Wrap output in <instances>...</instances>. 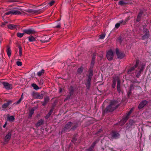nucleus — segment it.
<instances>
[{
    "label": "nucleus",
    "mask_w": 151,
    "mask_h": 151,
    "mask_svg": "<svg viewBox=\"0 0 151 151\" xmlns=\"http://www.w3.org/2000/svg\"><path fill=\"white\" fill-rule=\"evenodd\" d=\"M16 25L12 24H9L7 25L8 28L11 29H16Z\"/></svg>",
    "instance_id": "obj_21"
},
{
    "label": "nucleus",
    "mask_w": 151,
    "mask_h": 151,
    "mask_svg": "<svg viewBox=\"0 0 151 151\" xmlns=\"http://www.w3.org/2000/svg\"><path fill=\"white\" fill-rule=\"evenodd\" d=\"M39 11L40 10H35L32 9H29L26 11V12L29 13H31L33 14L37 13H40L39 12Z\"/></svg>",
    "instance_id": "obj_16"
},
{
    "label": "nucleus",
    "mask_w": 151,
    "mask_h": 151,
    "mask_svg": "<svg viewBox=\"0 0 151 151\" xmlns=\"http://www.w3.org/2000/svg\"><path fill=\"white\" fill-rule=\"evenodd\" d=\"M61 27V24L60 23H59L58 24L56 25L55 27L57 28H60Z\"/></svg>",
    "instance_id": "obj_52"
},
{
    "label": "nucleus",
    "mask_w": 151,
    "mask_h": 151,
    "mask_svg": "<svg viewBox=\"0 0 151 151\" xmlns=\"http://www.w3.org/2000/svg\"><path fill=\"white\" fill-rule=\"evenodd\" d=\"M2 84L4 86V87L6 90H10L12 88V84L7 82H2Z\"/></svg>",
    "instance_id": "obj_9"
},
{
    "label": "nucleus",
    "mask_w": 151,
    "mask_h": 151,
    "mask_svg": "<svg viewBox=\"0 0 151 151\" xmlns=\"http://www.w3.org/2000/svg\"><path fill=\"white\" fill-rule=\"evenodd\" d=\"M129 116H127V115H126L123 117L121 122H123V124H124L127 121L129 118Z\"/></svg>",
    "instance_id": "obj_23"
},
{
    "label": "nucleus",
    "mask_w": 151,
    "mask_h": 151,
    "mask_svg": "<svg viewBox=\"0 0 151 151\" xmlns=\"http://www.w3.org/2000/svg\"><path fill=\"white\" fill-rule=\"evenodd\" d=\"M43 82L42 80H40V83L41 85H42Z\"/></svg>",
    "instance_id": "obj_60"
},
{
    "label": "nucleus",
    "mask_w": 151,
    "mask_h": 151,
    "mask_svg": "<svg viewBox=\"0 0 151 151\" xmlns=\"http://www.w3.org/2000/svg\"><path fill=\"white\" fill-rule=\"evenodd\" d=\"M50 40V37L48 36H46L45 37L44 40H43L42 39L40 41L42 43H45L49 42Z\"/></svg>",
    "instance_id": "obj_22"
},
{
    "label": "nucleus",
    "mask_w": 151,
    "mask_h": 151,
    "mask_svg": "<svg viewBox=\"0 0 151 151\" xmlns=\"http://www.w3.org/2000/svg\"><path fill=\"white\" fill-rule=\"evenodd\" d=\"M17 0H7V2H17Z\"/></svg>",
    "instance_id": "obj_44"
},
{
    "label": "nucleus",
    "mask_w": 151,
    "mask_h": 151,
    "mask_svg": "<svg viewBox=\"0 0 151 151\" xmlns=\"http://www.w3.org/2000/svg\"><path fill=\"white\" fill-rule=\"evenodd\" d=\"M135 122L132 120H130L129 121V123L127 124V126L126 127L127 129H129L130 128H132L133 127H134Z\"/></svg>",
    "instance_id": "obj_11"
},
{
    "label": "nucleus",
    "mask_w": 151,
    "mask_h": 151,
    "mask_svg": "<svg viewBox=\"0 0 151 151\" xmlns=\"http://www.w3.org/2000/svg\"><path fill=\"white\" fill-rule=\"evenodd\" d=\"M22 14L21 12L19 10L15 9H12L9 12L6 13L5 15H8L10 14L14 15H19Z\"/></svg>",
    "instance_id": "obj_4"
},
{
    "label": "nucleus",
    "mask_w": 151,
    "mask_h": 151,
    "mask_svg": "<svg viewBox=\"0 0 151 151\" xmlns=\"http://www.w3.org/2000/svg\"><path fill=\"white\" fill-rule=\"evenodd\" d=\"M93 71L92 70H89V74L88 77V79L91 80V78L93 76Z\"/></svg>",
    "instance_id": "obj_28"
},
{
    "label": "nucleus",
    "mask_w": 151,
    "mask_h": 151,
    "mask_svg": "<svg viewBox=\"0 0 151 151\" xmlns=\"http://www.w3.org/2000/svg\"><path fill=\"white\" fill-rule=\"evenodd\" d=\"M105 37L104 34H102L99 35V39H103Z\"/></svg>",
    "instance_id": "obj_48"
},
{
    "label": "nucleus",
    "mask_w": 151,
    "mask_h": 151,
    "mask_svg": "<svg viewBox=\"0 0 151 151\" xmlns=\"http://www.w3.org/2000/svg\"><path fill=\"white\" fill-rule=\"evenodd\" d=\"M47 104V103L43 102V103L42 104V105L43 106H45Z\"/></svg>",
    "instance_id": "obj_59"
},
{
    "label": "nucleus",
    "mask_w": 151,
    "mask_h": 151,
    "mask_svg": "<svg viewBox=\"0 0 151 151\" xmlns=\"http://www.w3.org/2000/svg\"><path fill=\"white\" fill-rule=\"evenodd\" d=\"M131 111H129L128 113L126 115H127V116H129L130 115V114H131Z\"/></svg>",
    "instance_id": "obj_56"
},
{
    "label": "nucleus",
    "mask_w": 151,
    "mask_h": 151,
    "mask_svg": "<svg viewBox=\"0 0 151 151\" xmlns=\"http://www.w3.org/2000/svg\"><path fill=\"white\" fill-rule=\"evenodd\" d=\"M107 59L109 60H112L113 58V53L111 50L109 51L107 53L106 55Z\"/></svg>",
    "instance_id": "obj_8"
},
{
    "label": "nucleus",
    "mask_w": 151,
    "mask_h": 151,
    "mask_svg": "<svg viewBox=\"0 0 151 151\" xmlns=\"http://www.w3.org/2000/svg\"><path fill=\"white\" fill-rule=\"evenodd\" d=\"M119 102L118 100H113L111 101L110 104L106 109V111L110 112L113 111L119 106Z\"/></svg>",
    "instance_id": "obj_2"
},
{
    "label": "nucleus",
    "mask_w": 151,
    "mask_h": 151,
    "mask_svg": "<svg viewBox=\"0 0 151 151\" xmlns=\"http://www.w3.org/2000/svg\"><path fill=\"white\" fill-rule=\"evenodd\" d=\"M12 135V134L11 132H9L6 136L4 138V141L6 142H8L10 138Z\"/></svg>",
    "instance_id": "obj_15"
},
{
    "label": "nucleus",
    "mask_w": 151,
    "mask_h": 151,
    "mask_svg": "<svg viewBox=\"0 0 151 151\" xmlns=\"http://www.w3.org/2000/svg\"><path fill=\"white\" fill-rule=\"evenodd\" d=\"M59 21V20H57V21Z\"/></svg>",
    "instance_id": "obj_63"
},
{
    "label": "nucleus",
    "mask_w": 151,
    "mask_h": 151,
    "mask_svg": "<svg viewBox=\"0 0 151 151\" xmlns=\"http://www.w3.org/2000/svg\"><path fill=\"white\" fill-rule=\"evenodd\" d=\"M134 89V87L133 84H131L129 87V90L132 91V90Z\"/></svg>",
    "instance_id": "obj_46"
},
{
    "label": "nucleus",
    "mask_w": 151,
    "mask_h": 151,
    "mask_svg": "<svg viewBox=\"0 0 151 151\" xmlns=\"http://www.w3.org/2000/svg\"><path fill=\"white\" fill-rule=\"evenodd\" d=\"M127 21V20H122L120 21H119V22L121 25V26H122L123 25H125L126 24V22Z\"/></svg>",
    "instance_id": "obj_30"
},
{
    "label": "nucleus",
    "mask_w": 151,
    "mask_h": 151,
    "mask_svg": "<svg viewBox=\"0 0 151 151\" xmlns=\"http://www.w3.org/2000/svg\"><path fill=\"white\" fill-rule=\"evenodd\" d=\"M44 70L43 69L41 70L40 71L37 73V75L39 76H40L44 73Z\"/></svg>",
    "instance_id": "obj_31"
},
{
    "label": "nucleus",
    "mask_w": 151,
    "mask_h": 151,
    "mask_svg": "<svg viewBox=\"0 0 151 151\" xmlns=\"http://www.w3.org/2000/svg\"><path fill=\"white\" fill-rule=\"evenodd\" d=\"M116 52L117 57L119 58L122 59L125 56V54L119 51L118 49H116Z\"/></svg>",
    "instance_id": "obj_12"
},
{
    "label": "nucleus",
    "mask_w": 151,
    "mask_h": 151,
    "mask_svg": "<svg viewBox=\"0 0 151 151\" xmlns=\"http://www.w3.org/2000/svg\"><path fill=\"white\" fill-rule=\"evenodd\" d=\"M71 96L70 95L68 96L65 99V101L68 100V99H69L70 98Z\"/></svg>",
    "instance_id": "obj_53"
},
{
    "label": "nucleus",
    "mask_w": 151,
    "mask_h": 151,
    "mask_svg": "<svg viewBox=\"0 0 151 151\" xmlns=\"http://www.w3.org/2000/svg\"><path fill=\"white\" fill-rule=\"evenodd\" d=\"M23 31L24 33L28 35L34 34L36 32L35 31L32 29H25Z\"/></svg>",
    "instance_id": "obj_7"
},
{
    "label": "nucleus",
    "mask_w": 151,
    "mask_h": 151,
    "mask_svg": "<svg viewBox=\"0 0 151 151\" xmlns=\"http://www.w3.org/2000/svg\"><path fill=\"white\" fill-rule=\"evenodd\" d=\"M132 93V91L129 90L128 91L127 93V95L128 97H129L130 95H131Z\"/></svg>",
    "instance_id": "obj_51"
},
{
    "label": "nucleus",
    "mask_w": 151,
    "mask_h": 151,
    "mask_svg": "<svg viewBox=\"0 0 151 151\" xmlns=\"http://www.w3.org/2000/svg\"><path fill=\"white\" fill-rule=\"evenodd\" d=\"M145 65L139 63V60H137L136 61V63L134 66L129 68L127 72L128 74H131L132 72L136 68H137V69L135 70V73H137L136 77L139 78L140 76L141 73L145 68Z\"/></svg>",
    "instance_id": "obj_1"
},
{
    "label": "nucleus",
    "mask_w": 151,
    "mask_h": 151,
    "mask_svg": "<svg viewBox=\"0 0 151 151\" xmlns=\"http://www.w3.org/2000/svg\"><path fill=\"white\" fill-rule=\"evenodd\" d=\"M32 86L34 88L35 90H38L39 89V87L35 83L32 84Z\"/></svg>",
    "instance_id": "obj_38"
},
{
    "label": "nucleus",
    "mask_w": 151,
    "mask_h": 151,
    "mask_svg": "<svg viewBox=\"0 0 151 151\" xmlns=\"http://www.w3.org/2000/svg\"><path fill=\"white\" fill-rule=\"evenodd\" d=\"M8 23V22L6 21L2 23L1 25V26L2 27H4L5 25Z\"/></svg>",
    "instance_id": "obj_42"
},
{
    "label": "nucleus",
    "mask_w": 151,
    "mask_h": 151,
    "mask_svg": "<svg viewBox=\"0 0 151 151\" xmlns=\"http://www.w3.org/2000/svg\"><path fill=\"white\" fill-rule=\"evenodd\" d=\"M117 41L118 42H119L120 44L121 43V42H122V38L121 37H119L118 38Z\"/></svg>",
    "instance_id": "obj_50"
},
{
    "label": "nucleus",
    "mask_w": 151,
    "mask_h": 151,
    "mask_svg": "<svg viewBox=\"0 0 151 151\" xmlns=\"http://www.w3.org/2000/svg\"><path fill=\"white\" fill-rule=\"evenodd\" d=\"M7 120L9 122H12L15 119L14 116H8L7 117Z\"/></svg>",
    "instance_id": "obj_25"
},
{
    "label": "nucleus",
    "mask_w": 151,
    "mask_h": 151,
    "mask_svg": "<svg viewBox=\"0 0 151 151\" xmlns=\"http://www.w3.org/2000/svg\"><path fill=\"white\" fill-rule=\"evenodd\" d=\"M95 56H93L92 58V60H95Z\"/></svg>",
    "instance_id": "obj_58"
},
{
    "label": "nucleus",
    "mask_w": 151,
    "mask_h": 151,
    "mask_svg": "<svg viewBox=\"0 0 151 151\" xmlns=\"http://www.w3.org/2000/svg\"><path fill=\"white\" fill-rule=\"evenodd\" d=\"M6 103H4L2 106V107L3 109H6L10 104H11L13 102L12 100H9L7 101Z\"/></svg>",
    "instance_id": "obj_14"
},
{
    "label": "nucleus",
    "mask_w": 151,
    "mask_h": 151,
    "mask_svg": "<svg viewBox=\"0 0 151 151\" xmlns=\"http://www.w3.org/2000/svg\"><path fill=\"white\" fill-rule=\"evenodd\" d=\"M24 32L21 33L19 32L17 33V36L21 38L22 37L24 34Z\"/></svg>",
    "instance_id": "obj_36"
},
{
    "label": "nucleus",
    "mask_w": 151,
    "mask_h": 151,
    "mask_svg": "<svg viewBox=\"0 0 151 151\" xmlns=\"http://www.w3.org/2000/svg\"><path fill=\"white\" fill-rule=\"evenodd\" d=\"M53 111L52 109H51L49 113L47 114L45 116V118L46 119H48L51 114Z\"/></svg>",
    "instance_id": "obj_33"
},
{
    "label": "nucleus",
    "mask_w": 151,
    "mask_h": 151,
    "mask_svg": "<svg viewBox=\"0 0 151 151\" xmlns=\"http://www.w3.org/2000/svg\"><path fill=\"white\" fill-rule=\"evenodd\" d=\"M142 14L143 12L142 11L140 12L137 17L136 21L137 22H139L140 21V19L142 15Z\"/></svg>",
    "instance_id": "obj_19"
},
{
    "label": "nucleus",
    "mask_w": 151,
    "mask_h": 151,
    "mask_svg": "<svg viewBox=\"0 0 151 151\" xmlns=\"http://www.w3.org/2000/svg\"><path fill=\"white\" fill-rule=\"evenodd\" d=\"M6 52L8 56L9 57H10L11 54V52L10 48L9 47H7V50H6Z\"/></svg>",
    "instance_id": "obj_27"
},
{
    "label": "nucleus",
    "mask_w": 151,
    "mask_h": 151,
    "mask_svg": "<svg viewBox=\"0 0 151 151\" xmlns=\"http://www.w3.org/2000/svg\"><path fill=\"white\" fill-rule=\"evenodd\" d=\"M36 108L35 107L32 108L29 111V118L31 117L32 115L34 113L35 110V109Z\"/></svg>",
    "instance_id": "obj_18"
},
{
    "label": "nucleus",
    "mask_w": 151,
    "mask_h": 151,
    "mask_svg": "<svg viewBox=\"0 0 151 151\" xmlns=\"http://www.w3.org/2000/svg\"><path fill=\"white\" fill-rule=\"evenodd\" d=\"M55 3V1L52 0L48 3V5H49L50 6H51Z\"/></svg>",
    "instance_id": "obj_41"
},
{
    "label": "nucleus",
    "mask_w": 151,
    "mask_h": 151,
    "mask_svg": "<svg viewBox=\"0 0 151 151\" xmlns=\"http://www.w3.org/2000/svg\"><path fill=\"white\" fill-rule=\"evenodd\" d=\"M16 64L18 66H20L22 65V63L19 61H17L16 62Z\"/></svg>",
    "instance_id": "obj_43"
},
{
    "label": "nucleus",
    "mask_w": 151,
    "mask_h": 151,
    "mask_svg": "<svg viewBox=\"0 0 151 151\" xmlns=\"http://www.w3.org/2000/svg\"><path fill=\"white\" fill-rule=\"evenodd\" d=\"M83 67H81L79 68L77 70V72L79 74H81L83 72Z\"/></svg>",
    "instance_id": "obj_32"
},
{
    "label": "nucleus",
    "mask_w": 151,
    "mask_h": 151,
    "mask_svg": "<svg viewBox=\"0 0 151 151\" xmlns=\"http://www.w3.org/2000/svg\"><path fill=\"white\" fill-rule=\"evenodd\" d=\"M28 38L29 41L30 42H33L36 40L35 38L32 36L29 37Z\"/></svg>",
    "instance_id": "obj_29"
},
{
    "label": "nucleus",
    "mask_w": 151,
    "mask_h": 151,
    "mask_svg": "<svg viewBox=\"0 0 151 151\" xmlns=\"http://www.w3.org/2000/svg\"><path fill=\"white\" fill-rule=\"evenodd\" d=\"M95 63V60H92L91 64V67L93 68V65Z\"/></svg>",
    "instance_id": "obj_47"
},
{
    "label": "nucleus",
    "mask_w": 151,
    "mask_h": 151,
    "mask_svg": "<svg viewBox=\"0 0 151 151\" xmlns=\"http://www.w3.org/2000/svg\"><path fill=\"white\" fill-rule=\"evenodd\" d=\"M133 108H132L131 110L129 111H131V113H132V111H133Z\"/></svg>",
    "instance_id": "obj_61"
},
{
    "label": "nucleus",
    "mask_w": 151,
    "mask_h": 151,
    "mask_svg": "<svg viewBox=\"0 0 151 151\" xmlns=\"http://www.w3.org/2000/svg\"><path fill=\"white\" fill-rule=\"evenodd\" d=\"M32 96L35 99H42L43 97L42 94H40L38 93L33 92L32 93Z\"/></svg>",
    "instance_id": "obj_10"
},
{
    "label": "nucleus",
    "mask_w": 151,
    "mask_h": 151,
    "mask_svg": "<svg viewBox=\"0 0 151 151\" xmlns=\"http://www.w3.org/2000/svg\"><path fill=\"white\" fill-rule=\"evenodd\" d=\"M143 31L145 34L142 37V40H145L147 39L150 36L149 31L147 29L144 28L143 30Z\"/></svg>",
    "instance_id": "obj_5"
},
{
    "label": "nucleus",
    "mask_w": 151,
    "mask_h": 151,
    "mask_svg": "<svg viewBox=\"0 0 151 151\" xmlns=\"http://www.w3.org/2000/svg\"><path fill=\"white\" fill-rule=\"evenodd\" d=\"M117 90L118 91L119 93H120L121 91V88H120V82L119 80H118L117 81Z\"/></svg>",
    "instance_id": "obj_24"
},
{
    "label": "nucleus",
    "mask_w": 151,
    "mask_h": 151,
    "mask_svg": "<svg viewBox=\"0 0 151 151\" xmlns=\"http://www.w3.org/2000/svg\"><path fill=\"white\" fill-rule=\"evenodd\" d=\"M19 49V53L20 56H21L22 55V47L19 46L18 47Z\"/></svg>",
    "instance_id": "obj_35"
},
{
    "label": "nucleus",
    "mask_w": 151,
    "mask_h": 151,
    "mask_svg": "<svg viewBox=\"0 0 151 151\" xmlns=\"http://www.w3.org/2000/svg\"><path fill=\"white\" fill-rule=\"evenodd\" d=\"M116 83V82L114 80L113 81V84L112 85V87L113 88H114L115 87Z\"/></svg>",
    "instance_id": "obj_49"
},
{
    "label": "nucleus",
    "mask_w": 151,
    "mask_h": 151,
    "mask_svg": "<svg viewBox=\"0 0 151 151\" xmlns=\"http://www.w3.org/2000/svg\"><path fill=\"white\" fill-rule=\"evenodd\" d=\"M133 108H132L131 110L129 111H131V113H132V111H133Z\"/></svg>",
    "instance_id": "obj_62"
},
{
    "label": "nucleus",
    "mask_w": 151,
    "mask_h": 151,
    "mask_svg": "<svg viewBox=\"0 0 151 151\" xmlns=\"http://www.w3.org/2000/svg\"><path fill=\"white\" fill-rule=\"evenodd\" d=\"M49 97L48 96H47L44 98L43 102L47 103L49 101Z\"/></svg>",
    "instance_id": "obj_39"
},
{
    "label": "nucleus",
    "mask_w": 151,
    "mask_h": 151,
    "mask_svg": "<svg viewBox=\"0 0 151 151\" xmlns=\"http://www.w3.org/2000/svg\"><path fill=\"white\" fill-rule=\"evenodd\" d=\"M73 92H74V90H73V87L71 86L70 87V90H69V94L71 96L73 94Z\"/></svg>",
    "instance_id": "obj_34"
},
{
    "label": "nucleus",
    "mask_w": 151,
    "mask_h": 151,
    "mask_svg": "<svg viewBox=\"0 0 151 151\" xmlns=\"http://www.w3.org/2000/svg\"><path fill=\"white\" fill-rule=\"evenodd\" d=\"M44 120L42 119H41L38 120L36 124V127H39L40 125L43 124L44 123Z\"/></svg>",
    "instance_id": "obj_17"
},
{
    "label": "nucleus",
    "mask_w": 151,
    "mask_h": 151,
    "mask_svg": "<svg viewBox=\"0 0 151 151\" xmlns=\"http://www.w3.org/2000/svg\"><path fill=\"white\" fill-rule=\"evenodd\" d=\"M91 81V80L88 79L87 80V82L85 83L87 88L88 89H89L90 87Z\"/></svg>",
    "instance_id": "obj_20"
},
{
    "label": "nucleus",
    "mask_w": 151,
    "mask_h": 151,
    "mask_svg": "<svg viewBox=\"0 0 151 151\" xmlns=\"http://www.w3.org/2000/svg\"><path fill=\"white\" fill-rule=\"evenodd\" d=\"M77 127V125H75L73 127H72L71 128V129L74 130L75 128H76Z\"/></svg>",
    "instance_id": "obj_55"
},
{
    "label": "nucleus",
    "mask_w": 151,
    "mask_h": 151,
    "mask_svg": "<svg viewBox=\"0 0 151 151\" xmlns=\"http://www.w3.org/2000/svg\"><path fill=\"white\" fill-rule=\"evenodd\" d=\"M23 99V94L21 95L20 98L15 103L13 104V105L15 104L17 105L19 104L20 103L21 101L22 100V99Z\"/></svg>",
    "instance_id": "obj_26"
},
{
    "label": "nucleus",
    "mask_w": 151,
    "mask_h": 151,
    "mask_svg": "<svg viewBox=\"0 0 151 151\" xmlns=\"http://www.w3.org/2000/svg\"><path fill=\"white\" fill-rule=\"evenodd\" d=\"M148 102L146 100L142 101L139 104L138 106V109H140L143 108L144 106L147 105Z\"/></svg>",
    "instance_id": "obj_13"
},
{
    "label": "nucleus",
    "mask_w": 151,
    "mask_h": 151,
    "mask_svg": "<svg viewBox=\"0 0 151 151\" xmlns=\"http://www.w3.org/2000/svg\"><path fill=\"white\" fill-rule=\"evenodd\" d=\"M7 122H6L4 124V126H3V127H4V128H5V127H6V125H7Z\"/></svg>",
    "instance_id": "obj_57"
},
{
    "label": "nucleus",
    "mask_w": 151,
    "mask_h": 151,
    "mask_svg": "<svg viewBox=\"0 0 151 151\" xmlns=\"http://www.w3.org/2000/svg\"><path fill=\"white\" fill-rule=\"evenodd\" d=\"M72 124V122H68L65 125L64 128L62 130L61 132V133H65V131L69 129L71 127Z\"/></svg>",
    "instance_id": "obj_6"
},
{
    "label": "nucleus",
    "mask_w": 151,
    "mask_h": 151,
    "mask_svg": "<svg viewBox=\"0 0 151 151\" xmlns=\"http://www.w3.org/2000/svg\"><path fill=\"white\" fill-rule=\"evenodd\" d=\"M119 134L118 132L115 130H112L108 135V137L110 139H117L119 137Z\"/></svg>",
    "instance_id": "obj_3"
},
{
    "label": "nucleus",
    "mask_w": 151,
    "mask_h": 151,
    "mask_svg": "<svg viewBox=\"0 0 151 151\" xmlns=\"http://www.w3.org/2000/svg\"><path fill=\"white\" fill-rule=\"evenodd\" d=\"M93 150L90 148L89 147L88 149H86L85 150V151H92Z\"/></svg>",
    "instance_id": "obj_54"
},
{
    "label": "nucleus",
    "mask_w": 151,
    "mask_h": 151,
    "mask_svg": "<svg viewBox=\"0 0 151 151\" xmlns=\"http://www.w3.org/2000/svg\"><path fill=\"white\" fill-rule=\"evenodd\" d=\"M97 142L96 141H95L94 142L92 143V144L91 145L90 147H89L90 148H91L93 150V149L94 147L95 146V145L97 143Z\"/></svg>",
    "instance_id": "obj_37"
},
{
    "label": "nucleus",
    "mask_w": 151,
    "mask_h": 151,
    "mask_svg": "<svg viewBox=\"0 0 151 151\" xmlns=\"http://www.w3.org/2000/svg\"><path fill=\"white\" fill-rule=\"evenodd\" d=\"M126 4V3H125V2H124V1L122 0L121 1H120L119 2V4L121 5H123L124 4Z\"/></svg>",
    "instance_id": "obj_40"
},
{
    "label": "nucleus",
    "mask_w": 151,
    "mask_h": 151,
    "mask_svg": "<svg viewBox=\"0 0 151 151\" xmlns=\"http://www.w3.org/2000/svg\"><path fill=\"white\" fill-rule=\"evenodd\" d=\"M121 26V25L119 22L116 24L115 25V28L116 29H118L119 26Z\"/></svg>",
    "instance_id": "obj_45"
}]
</instances>
